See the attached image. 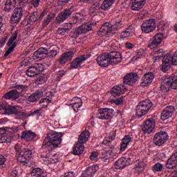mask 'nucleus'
Returning a JSON list of instances; mask_svg holds the SVG:
<instances>
[{"mask_svg": "<svg viewBox=\"0 0 177 177\" xmlns=\"http://www.w3.org/2000/svg\"><path fill=\"white\" fill-rule=\"evenodd\" d=\"M8 139L5 128H0V143H6Z\"/></svg>", "mask_w": 177, "mask_h": 177, "instance_id": "43", "label": "nucleus"}, {"mask_svg": "<svg viewBox=\"0 0 177 177\" xmlns=\"http://www.w3.org/2000/svg\"><path fill=\"white\" fill-rule=\"evenodd\" d=\"M91 56L88 55H82L77 57H76L73 61L71 63V68H78L81 67V65L85 62V60H88Z\"/></svg>", "mask_w": 177, "mask_h": 177, "instance_id": "17", "label": "nucleus"}, {"mask_svg": "<svg viewBox=\"0 0 177 177\" xmlns=\"http://www.w3.org/2000/svg\"><path fill=\"white\" fill-rule=\"evenodd\" d=\"M152 171L153 172H161L162 171V165L160 162L156 163L152 167Z\"/></svg>", "mask_w": 177, "mask_h": 177, "instance_id": "53", "label": "nucleus"}, {"mask_svg": "<svg viewBox=\"0 0 177 177\" xmlns=\"http://www.w3.org/2000/svg\"><path fill=\"white\" fill-rule=\"evenodd\" d=\"M78 28L81 34H86V32L92 30V24L91 23L83 24L81 26H79Z\"/></svg>", "mask_w": 177, "mask_h": 177, "instance_id": "40", "label": "nucleus"}, {"mask_svg": "<svg viewBox=\"0 0 177 177\" xmlns=\"http://www.w3.org/2000/svg\"><path fill=\"white\" fill-rule=\"evenodd\" d=\"M73 11H71V8L64 10L61 13L58 14L57 17L55 19V23L57 24H62L64 21L67 20L68 18L71 16Z\"/></svg>", "mask_w": 177, "mask_h": 177, "instance_id": "16", "label": "nucleus"}, {"mask_svg": "<svg viewBox=\"0 0 177 177\" xmlns=\"http://www.w3.org/2000/svg\"><path fill=\"white\" fill-rule=\"evenodd\" d=\"M151 107H153V102L149 99L141 101L137 106L136 116L140 118L146 115Z\"/></svg>", "mask_w": 177, "mask_h": 177, "instance_id": "6", "label": "nucleus"}, {"mask_svg": "<svg viewBox=\"0 0 177 177\" xmlns=\"http://www.w3.org/2000/svg\"><path fill=\"white\" fill-rule=\"evenodd\" d=\"M85 147H84L83 144H80V142L76 144L75 147L73 148V154L75 156H81L84 153V149Z\"/></svg>", "mask_w": 177, "mask_h": 177, "instance_id": "39", "label": "nucleus"}, {"mask_svg": "<svg viewBox=\"0 0 177 177\" xmlns=\"http://www.w3.org/2000/svg\"><path fill=\"white\" fill-rule=\"evenodd\" d=\"M37 136V134L32 131L26 130L22 131L21 139L25 140V142H31V140H34Z\"/></svg>", "mask_w": 177, "mask_h": 177, "instance_id": "28", "label": "nucleus"}, {"mask_svg": "<svg viewBox=\"0 0 177 177\" xmlns=\"http://www.w3.org/2000/svg\"><path fill=\"white\" fill-rule=\"evenodd\" d=\"M33 56L35 59H45L48 56V49L46 48H40L34 53Z\"/></svg>", "mask_w": 177, "mask_h": 177, "instance_id": "30", "label": "nucleus"}, {"mask_svg": "<svg viewBox=\"0 0 177 177\" xmlns=\"http://www.w3.org/2000/svg\"><path fill=\"white\" fill-rule=\"evenodd\" d=\"M177 89V75H171L166 76L161 83L160 89L162 92L167 93L169 89Z\"/></svg>", "mask_w": 177, "mask_h": 177, "instance_id": "4", "label": "nucleus"}, {"mask_svg": "<svg viewBox=\"0 0 177 177\" xmlns=\"http://www.w3.org/2000/svg\"><path fill=\"white\" fill-rule=\"evenodd\" d=\"M164 39V35L162 33H157L153 39L148 41V48L150 49H156L160 46L161 42Z\"/></svg>", "mask_w": 177, "mask_h": 177, "instance_id": "13", "label": "nucleus"}, {"mask_svg": "<svg viewBox=\"0 0 177 177\" xmlns=\"http://www.w3.org/2000/svg\"><path fill=\"white\" fill-rule=\"evenodd\" d=\"M132 140H133V136L132 135H126L122 140V142L120 144V151H125L128 145L130 143H132Z\"/></svg>", "mask_w": 177, "mask_h": 177, "instance_id": "25", "label": "nucleus"}, {"mask_svg": "<svg viewBox=\"0 0 177 177\" xmlns=\"http://www.w3.org/2000/svg\"><path fill=\"white\" fill-rule=\"evenodd\" d=\"M38 20V12H33L32 15L29 17V21H32L33 23Z\"/></svg>", "mask_w": 177, "mask_h": 177, "instance_id": "58", "label": "nucleus"}, {"mask_svg": "<svg viewBox=\"0 0 177 177\" xmlns=\"http://www.w3.org/2000/svg\"><path fill=\"white\" fill-rule=\"evenodd\" d=\"M138 160V156L136 153H131L125 158H121L115 162V168L117 169H124L127 165H131L133 164L135 161Z\"/></svg>", "mask_w": 177, "mask_h": 177, "instance_id": "5", "label": "nucleus"}, {"mask_svg": "<svg viewBox=\"0 0 177 177\" xmlns=\"http://www.w3.org/2000/svg\"><path fill=\"white\" fill-rule=\"evenodd\" d=\"M100 10H102L100 3L96 2L90 7L89 15L90 16H97V15L100 13Z\"/></svg>", "mask_w": 177, "mask_h": 177, "instance_id": "32", "label": "nucleus"}, {"mask_svg": "<svg viewBox=\"0 0 177 177\" xmlns=\"http://www.w3.org/2000/svg\"><path fill=\"white\" fill-rule=\"evenodd\" d=\"M125 91H127L125 84H120L113 87L111 91V95L112 97H117V96H120V95H123V93H125Z\"/></svg>", "mask_w": 177, "mask_h": 177, "instance_id": "20", "label": "nucleus"}, {"mask_svg": "<svg viewBox=\"0 0 177 177\" xmlns=\"http://www.w3.org/2000/svg\"><path fill=\"white\" fill-rule=\"evenodd\" d=\"M57 55V50L53 49L50 50L49 52L47 51V56L50 57V59H53V57H56Z\"/></svg>", "mask_w": 177, "mask_h": 177, "instance_id": "57", "label": "nucleus"}, {"mask_svg": "<svg viewBox=\"0 0 177 177\" xmlns=\"http://www.w3.org/2000/svg\"><path fill=\"white\" fill-rule=\"evenodd\" d=\"M41 115V109H36L35 111H31L28 113V117H31L34 115Z\"/></svg>", "mask_w": 177, "mask_h": 177, "instance_id": "60", "label": "nucleus"}, {"mask_svg": "<svg viewBox=\"0 0 177 177\" xmlns=\"http://www.w3.org/2000/svg\"><path fill=\"white\" fill-rule=\"evenodd\" d=\"M156 127V120L153 118H150L144 122L142 131L144 133H151Z\"/></svg>", "mask_w": 177, "mask_h": 177, "instance_id": "15", "label": "nucleus"}, {"mask_svg": "<svg viewBox=\"0 0 177 177\" xmlns=\"http://www.w3.org/2000/svg\"><path fill=\"white\" fill-rule=\"evenodd\" d=\"M16 118L18 120H26L28 116V113L22 112L20 109H18L17 114H15Z\"/></svg>", "mask_w": 177, "mask_h": 177, "instance_id": "48", "label": "nucleus"}, {"mask_svg": "<svg viewBox=\"0 0 177 177\" xmlns=\"http://www.w3.org/2000/svg\"><path fill=\"white\" fill-rule=\"evenodd\" d=\"M174 111H175V107H174V106H167L162 111L160 115V119L162 120V121H165V120H168V118H171Z\"/></svg>", "mask_w": 177, "mask_h": 177, "instance_id": "21", "label": "nucleus"}, {"mask_svg": "<svg viewBox=\"0 0 177 177\" xmlns=\"http://www.w3.org/2000/svg\"><path fill=\"white\" fill-rule=\"evenodd\" d=\"M146 5V0H135L131 6L132 10H140Z\"/></svg>", "mask_w": 177, "mask_h": 177, "instance_id": "34", "label": "nucleus"}, {"mask_svg": "<svg viewBox=\"0 0 177 177\" xmlns=\"http://www.w3.org/2000/svg\"><path fill=\"white\" fill-rule=\"evenodd\" d=\"M17 34H19V32L15 30L9 38L6 45L7 46L10 47L4 54L5 57H8V56H9V55H10V53L15 50V48L17 46V42L15 41L16 39H17Z\"/></svg>", "mask_w": 177, "mask_h": 177, "instance_id": "8", "label": "nucleus"}, {"mask_svg": "<svg viewBox=\"0 0 177 177\" xmlns=\"http://www.w3.org/2000/svg\"><path fill=\"white\" fill-rule=\"evenodd\" d=\"M114 158V151L111 149L108 151H104L102 153L101 160L102 162H105L106 164H109L111 160Z\"/></svg>", "mask_w": 177, "mask_h": 177, "instance_id": "26", "label": "nucleus"}, {"mask_svg": "<svg viewBox=\"0 0 177 177\" xmlns=\"http://www.w3.org/2000/svg\"><path fill=\"white\" fill-rule=\"evenodd\" d=\"M171 59L173 66H177V51H176L173 55H171Z\"/></svg>", "mask_w": 177, "mask_h": 177, "instance_id": "61", "label": "nucleus"}, {"mask_svg": "<svg viewBox=\"0 0 177 177\" xmlns=\"http://www.w3.org/2000/svg\"><path fill=\"white\" fill-rule=\"evenodd\" d=\"M146 163L143 160H139L134 167V169L139 172H142L145 169Z\"/></svg>", "mask_w": 177, "mask_h": 177, "instance_id": "47", "label": "nucleus"}, {"mask_svg": "<svg viewBox=\"0 0 177 177\" xmlns=\"http://www.w3.org/2000/svg\"><path fill=\"white\" fill-rule=\"evenodd\" d=\"M124 97L122 96L118 97L111 96L109 103L111 104H115V106H121V104H124Z\"/></svg>", "mask_w": 177, "mask_h": 177, "instance_id": "36", "label": "nucleus"}, {"mask_svg": "<svg viewBox=\"0 0 177 177\" xmlns=\"http://www.w3.org/2000/svg\"><path fill=\"white\" fill-rule=\"evenodd\" d=\"M114 115V111L112 109L104 108L100 109L97 113L98 120H110Z\"/></svg>", "mask_w": 177, "mask_h": 177, "instance_id": "12", "label": "nucleus"}, {"mask_svg": "<svg viewBox=\"0 0 177 177\" xmlns=\"http://www.w3.org/2000/svg\"><path fill=\"white\" fill-rule=\"evenodd\" d=\"M71 28H73L72 23L64 24L62 27L58 28L57 34H59V35H66Z\"/></svg>", "mask_w": 177, "mask_h": 177, "instance_id": "33", "label": "nucleus"}, {"mask_svg": "<svg viewBox=\"0 0 177 177\" xmlns=\"http://www.w3.org/2000/svg\"><path fill=\"white\" fill-rule=\"evenodd\" d=\"M63 134L62 133H57L55 131H50L47 134V137L43 142V146L45 147H49L50 149H56L58 146L62 145V139Z\"/></svg>", "mask_w": 177, "mask_h": 177, "instance_id": "2", "label": "nucleus"}, {"mask_svg": "<svg viewBox=\"0 0 177 177\" xmlns=\"http://www.w3.org/2000/svg\"><path fill=\"white\" fill-rule=\"evenodd\" d=\"M97 63L101 67H108V66H109V64H111L109 57V53H104L103 54L100 55L97 57Z\"/></svg>", "mask_w": 177, "mask_h": 177, "instance_id": "18", "label": "nucleus"}, {"mask_svg": "<svg viewBox=\"0 0 177 177\" xmlns=\"http://www.w3.org/2000/svg\"><path fill=\"white\" fill-rule=\"evenodd\" d=\"M111 64H118L122 62V55L118 51H111L108 53Z\"/></svg>", "mask_w": 177, "mask_h": 177, "instance_id": "14", "label": "nucleus"}, {"mask_svg": "<svg viewBox=\"0 0 177 177\" xmlns=\"http://www.w3.org/2000/svg\"><path fill=\"white\" fill-rule=\"evenodd\" d=\"M16 5V0H6L4 6L5 12H10L12 9H15Z\"/></svg>", "mask_w": 177, "mask_h": 177, "instance_id": "38", "label": "nucleus"}, {"mask_svg": "<svg viewBox=\"0 0 177 177\" xmlns=\"http://www.w3.org/2000/svg\"><path fill=\"white\" fill-rule=\"evenodd\" d=\"M41 158L44 164L48 165L50 168H53L56 163L59 162V160L55 158V156L48 157L45 155H41Z\"/></svg>", "mask_w": 177, "mask_h": 177, "instance_id": "22", "label": "nucleus"}, {"mask_svg": "<svg viewBox=\"0 0 177 177\" xmlns=\"http://www.w3.org/2000/svg\"><path fill=\"white\" fill-rule=\"evenodd\" d=\"M99 158V153L97 151H93L91 153L90 156V160H91V161H97Z\"/></svg>", "mask_w": 177, "mask_h": 177, "instance_id": "56", "label": "nucleus"}, {"mask_svg": "<svg viewBox=\"0 0 177 177\" xmlns=\"http://www.w3.org/2000/svg\"><path fill=\"white\" fill-rule=\"evenodd\" d=\"M5 99H19L20 97V95H19V93H17V91L16 89L11 90L7 93L4 95Z\"/></svg>", "mask_w": 177, "mask_h": 177, "instance_id": "41", "label": "nucleus"}, {"mask_svg": "<svg viewBox=\"0 0 177 177\" xmlns=\"http://www.w3.org/2000/svg\"><path fill=\"white\" fill-rule=\"evenodd\" d=\"M151 55L153 56V60H154V62H158V60L164 56V49L160 48L157 50L153 51L151 53Z\"/></svg>", "mask_w": 177, "mask_h": 177, "instance_id": "37", "label": "nucleus"}, {"mask_svg": "<svg viewBox=\"0 0 177 177\" xmlns=\"http://www.w3.org/2000/svg\"><path fill=\"white\" fill-rule=\"evenodd\" d=\"M71 106L72 109H73L75 113H78V109L80 107H82V102H80V103L71 104Z\"/></svg>", "mask_w": 177, "mask_h": 177, "instance_id": "59", "label": "nucleus"}, {"mask_svg": "<svg viewBox=\"0 0 177 177\" xmlns=\"http://www.w3.org/2000/svg\"><path fill=\"white\" fill-rule=\"evenodd\" d=\"M177 165V152L173 153L170 158L167 160V162L166 164V167L168 169H174L176 168Z\"/></svg>", "mask_w": 177, "mask_h": 177, "instance_id": "29", "label": "nucleus"}, {"mask_svg": "<svg viewBox=\"0 0 177 177\" xmlns=\"http://www.w3.org/2000/svg\"><path fill=\"white\" fill-rule=\"evenodd\" d=\"M74 57V52L68 51L61 55L59 59V64H66L67 62H70Z\"/></svg>", "mask_w": 177, "mask_h": 177, "instance_id": "27", "label": "nucleus"}, {"mask_svg": "<svg viewBox=\"0 0 177 177\" xmlns=\"http://www.w3.org/2000/svg\"><path fill=\"white\" fill-rule=\"evenodd\" d=\"M139 80L137 73H129L124 77V82L127 85H133Z\"/></svg>", "mask_w": 177, "mask_h": 177, "instance_id": "24", "label": "nucleus"}, {"mask_svg": "<svg viewBox=\"0 0 177 177\" xmlns=\"http://www.w3.org/2000/svg\"><path fill=\"white\" fill-rule=\"evenodd\" d=\"M42 71H44V65L42 64H35L34 66L28 68L26 74L28 77H35V75L41 74Z\"/></svg>", "mask_w": 177, "mask_h": 177, "instance_id": "11", "label": "nucleus"}, {"mask_svg": "<svg viewBox=\"0 0 177 177\" xmlns=\"http://www.w3.org/2000/svg\"><path fill=\"white\" fill-rule=\"evenodd\" d=\"M32 177H44L45 176V172L41 168H35L31 172Z\"/></svg>", "mask_w": 177, "mask_h": 177, "instance_id": "42", "label": "nucleus"}, {"mask_svg": "<svg viewBox=\"0 0 177 177\" xmlns=\"http://www.w3.org/2000/svg\"><path fill=\"white\" fill-rule=\"evenodd\" d=\"M20 108L19 106H10L8 109H6V112L8 114H17Z\"/></svg>", "mask_w": 177, "mask_h": 177, "instance_id": "50", "label": "nucleus"}, {"mask_svg": "<svg viewBox=\"0 0 177 177\" xmlns=\"http://www.w3.org/2000/svg\"><path fill=\"white\" fill-rule=\"evenodd\" d=\"M171 60V54L164 56L162 60V71L166 73V71H168L171 68V64H172V61Z\"/></svg>", "mask_w": 177, "mask_h": 177, "instance_id": "23", "label": "nucleus"}, {"mask_svg": "<svg viewBox=\"0 0 177 177\" xmlns=\"http://www.w3.org/2000/svg\"><path fill=\"white\" fill-rule=\"evenodd\" d=\"M81 32L79 28L75 30H73L70 33V37L71 38H78L79 35H81Z\"/></svg>", "mask_w": 177, "mask_h": 177, "instance_id": "55", "label": "nucleus"}, {"mask_svg": "<svg viewBox=\"0 0 177 177\" xmlns=\"http://www.w3.org/2000/svg\"><path fill=\"white\" fill-rule=\"evenodd\" d=\"M115 0H104L101 5L102 10H108Z\"/></svg>", "mask_w": 177, "mask_h": 177, "instance_id": "44", "label": "nucleus"}, {"mask_svg": "<svg viewBox=\"0 0 177 177\" xmlns=\"http://www.w3.org/2000/svg\"><path fill=\"white\" fill-rule=\"evenodd\" d=\"M114 139H115V131H112L109 133V139L105 141H103V143L104 145H107L108 143H110L111 140H114Z\"/></svg>", "mask_w": 177, "mask_h": 177, "instance_id": "54", "label": "nucleus"}, {"mask_svg": "<svg viewBox=\"0 0 177 177\" xmlns=\"http://www.w3.org/2000/svg\"><path fill=\"white\" fill-rule=\"evenodd\" d=\"M168 133L165 131H160L156 133L153 136V143L155 146H162L167 140H168Z\"/></svg>", "mask_w": 177, "mask_h": 177, "instance_id": "9", "label": "nucleus"}, {"mask_svg": "<svg viewBox=\"0 0 177 177\" xmlns=\"http://www.w3.org/2000/svg\"><path fill=\"white\" fill-rule=\"evenodd\" d=\"M42 96H44V91L37 90L28 97V102L34 103V102H38V100H40Z\"/></svg>", "mask_w": 177, "mask_h": 177, "instance_id": "31", "label": "nucleus"}, {"mask_svg": "<svg viewBox=\"0 0 177 177\" xmlns=\"http://www.w3.org/2000/svg\"><path fill=\"white\" fill-rule=\"evenodd\" d=\"M131 34H132V30L127 28L121 32L120 37L123 39H125L127 38H129V37H131Z\"/></svg>", "mask_w": 177, "mask_h": 177, "instance_id": "49", "label": "nucleus"}, {"mask_svg": "<svg viewBox=\"0 0 177 177\" xmlns=\"http://www.w3.org/2000/svg\"><path fill=\"white\" fill-rule=\"evenodd\" d=\"M80 104L82 103V100L78 97H75L72 99V103L71 104Z\"/></svg>", "mask_w": 177, "mask_h": 177, "instance_id": "63", "label": "nucleus"}, {"mask_svg": "<svg viewBox=\"0 0 177 177\" xmlns=\"http://www.w3.org/2000/svg\"><path fill=\"white\" fill-rule=\"evenodd\" d=\"M52 101L50 100H49V98H44V99H41L39 102V104L41 106V107L42 108H45V107H48V105L49 104V103H50Z\"/></svg>", "mask_w": 177, "mask_h": 177, "instance_id": "51", "label": "nucleus"}, {"mask_svg": "<svg viewBox=\"0 0 177 177\" xmlns=\"http://www.w3.org/2000/svg\"><path fill=\"white\" fill-rule=\"evenodd\" d=\"M154 73L148 72L145 73L141 79V86H149L154 80Z\"/></svg>", "mask_w": 177, "mask_h": 177, "instance_id": "19", "label": "nucleus"}, {"mask_svg": "<svg viewBox=\"0 0 177 177\" xmlns=\"http://www.w3.org/2000/svg\"><path fill=\"white\" fill-rule=\"evenodd\" d=\"M124 23L122 22V18L120 16L115 17L111 20L110 22H106L100 28V35L105 36L109 32H115V31H120L124 28Z\"/></svg>", "mask_w": 177, "mask_h": 177, "instance_id": "1", "label": "nucleus"}, {"mask_svg": "<svg viewBox=\"0 0 177 177\" xmlns=\"http://www.w3.org/2000/svg\"><path fill=\"white\" fill-rule=\"evenodd\" d=\"M18 2L21 7L15 8L11 17V21L15 24L20 23V20H21L23 13L24 12V6H26L28 0H18Z\"/></svg>", "mask_w": 177, "mask_h": 177, "instance_id": "7", "label": "nucleus"}, {"mask_svg": "<svg viewBox=\"0 0 177 177\" xmlns=\"http://www.w3.org/2000/svg\"><path fill=\"white\" fill-rule=\"evenodd\" d=\"M156 20L148 19L145 21L141 25V30L142 32L145 34H149V32H153L156 30Z\"/></svg>", "mask_w": 177, "mask_h": 177, "instance_id": "10", "label": "nucleus"}, {"mask_svg": "<svg viewBox=\"0 0 177 177\" xmlns=\"http://www.w3.org/2000/svg\"><path fill=\"white\" fill-rule=\"evenodd\" d=\"M84 20V16L81 15V14H77L72 18V22H71L73 24H80L82 21Z\"/></svg>", "mask_w": 177, "mask_h": 177, "instance_id": "46", "label": "nucleus"}, {"mask_svg": "<svg viewBox=\"0 0 177 177\" xmlns=\"http://www.w3.org/2000/svg\"><path fill=\"white\" fill-rule=\"evenodd\" d=\"M53 17H55V15L53 14L47 15L46 18L43 21L44 27H46V26L52 21V19H53Z\"/></svg>", "mask_w": 177, "mask_h": 177, "instance_id": "52", "label": "nucleus"}, {"mask_svg": "<svg viewBox=\"0 0 177 177\" xmlns=\"http://www.w3.org/2000/svg\"><path fill=\"white\" fill-rule=\"evenodd\" d=\"M145 57V50L143 49H140L137 53L136 59H140Z\"/></svg>", "mask_w": 177, "mask_h": 177, "instance_id": "64", "label": "nucleus"}, {"mask_svg": "<svg viewBox=\"0 0 177 177\" xmlns=\"http://www.w3.org/2000/svg\"><path fill=\"white\" fill-rule=\"evenodd\" d=\"M90 136H91V134L89 133V131H88L87 130H85L79 136V138H78L79 143H80L81 145H83V143H86Z\"/></svg>", "mask_w": 177, "mask_h": 177, "instance_id": "35", "label": "nucleus"}, {"mask_svg": "<svg viewBox=\"0 0 177 177\" xmlns=\"http://www.w3.org/2000/svg\"><path fill=\"white\" fill-rule=\"evenodd\" d=\"M66 74V72L64 71H59L57 73V81H60L62 80V77Z\"/></svg>", "mask_w": 177, "mask_h": 177, "instance_id": "62", "label": "nucleus"}, {"mask_svg": "<svg viewBox=\"0 0 177 177\" xmlns=\"http://www.w3.org/2000/svg\"><path fill=\"white\" fill-rule=\"evenodd\" d=\"M15 151L17 152V160L21 164H27V161L32 157V151L30 149L20 148V145H15Z\"/></svg>", "mask_w": 177, "mask_h": 177, "instance_id": "3", "label": "nucleus"}, {"mask_svg": "<svg viewBox=\"0 0 177 177\" xmlns=\"http://www.w3.org/2000/svg\"><path fill=\"white\" fill-rule=\"evenodd\" d=\"M15 88H16L15 91H17L19 95H20V93L24 95V93H26V92L28 91V86H26V85L19 84V85H17Z\"/></svg>", "mask_w": 177, "mask_h": 177, "instance_id": "45", "label": "nucleus"}]
</instances>
